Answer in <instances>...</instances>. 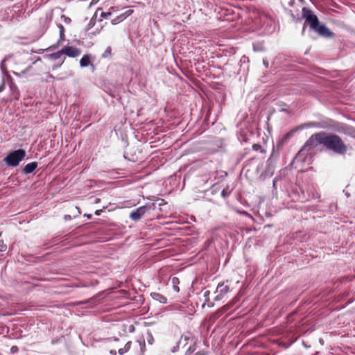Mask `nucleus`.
Here are the masks:
<instances>
[{
  "instance_id": "obj_1",
  "label": "nucleus",
  "mask_w": 355,
  "mask_h": 355,
  "mask_svg": "<svg viewBox=\"0 0 355 355\" xmlns=\"http://www.w3.org/2000/svg\"><path fill=\"white\" fill-rule=\"evenodd\" d=\"M302 17L309 25L311 29L317 33L319 35L324 37H331L334 33L324 25L320 24L318 17L313 12L304 7L302 10Z\"/></svg>"
},
{
  "instance_id": "obj_2",
  "label": "nucleus",
  "mask_w": 355,
  "mask_h": 355,
  "mask_svg": "<svg viewBox=\"0 0 355 355\" xmlns=\"http://www.w3.org/2000/svg\"><path fill=\"white\" fill-rule=\"evenodd\" d=\"M322 145L328 150L338 155H345L348 150V146L340 137L336 134H329L324 132Z\"/></svg>"
},
{
  "instance_id": "obj_3",
  "label": "nucleus",
  "mask_w": 355,
  "mask_h": 355,
  "mask_svg": "<svg viewBox=\"0 0 355 355\" xmlns=\"http://www.w3.org/2000/svg\"><path fill=\"white\" fill-rule=\"evenodd\" d=\"M324 132H320L312 135L303 145L298 154L305 151L309 152L320 144H322Z\"/></svg>"
},
{
  "instance_id": "obj_4",
  "label": "nucleus",
  "mask_w": 355,
  "mask_h": 355,
  "mask_svg": "<svg viewBox=\"0 0 355 355\" xmlns=\"http://www.w3.org/2000/svg\"><path fill=\"white\" fill-rule=\"evenodd\" d=\"M25 157V150L23 149H19L8 153V155L3 159V161L8 166L15 167L18 166L19 162L24 159Z\"/></svg>"
},
{
  "instance_id": "obj_5",
  "label": "nucleus",
  "mask_w": 355,
  "mask_h": 355,
  "mask_svg": "<svg viewBox=\"0 0 355 355\" xmlns=\"http://www.w3.org/2000/svg\"><path fill=\"white\" fill-rule=\"evenodd\" d=\"M147 211L146 206H141L137 208L136 210L132 211L130 214V218L135 221L139 220Z\"/></svg>"
},
{
  "instance_id": "obj_6",
  "label": "nucleus",
  "mask_w": 355,
  "mask_h": 355,
  "mask_svg": "<svg viewBox=\"0 0 355 355\" xmlns=\"http://www.w3.org/2000/svg\"><path fill=\"white\" fill-rule=\"evenodd\" d=\"M62 52H64V54L71 58L78 57L81 53V51L78 48L69 46H64L62 49Z\"/></svg>"
},
{
  "instance_id": "obj_7",
  "label": "nucleus",
  "mask_w": 355,
  "mask_h": 355,
  "mask_svg": "<svg viewBox=\"0 0 355 355\" xmlns=\"http://www.w3.org/2000/svg\"><path fill=\"white\" fill-rule=\"evenodd\" d=\"M193 338L188 335H184L181 337L178 345H182L183 347H186L189 343L193 344Z\"/></svg>"
},
{
  "instance_id": "obj_8",
  "label": "nucleus",
  "mask_w": 355,
  "mask_h": 355,
  "mask_svg": "<svg viewBox=\"0 0 355 355\" xmlns=\"http://www.w3.org/2000/svg\"><path fill=\"white\" fill-rule=\"evenodd\" d=\"M37 167V163L36 162H33L28 163L24 166V168L23 169V172L25 174L31 173L36 169Z\"/></svg>"
},
{
  "instance_id": "obj_9",
  "label": "nucleus",
  "mask_w": 355,
  "mask_h": 355,
  "mask_svg": "<svg viewBox=\"0 0 355 355\" xmlns=\"http://www.w3.org/2000/svg\"><path fill=\"white\" fill-rule=\"evenodd\" d=\"M230 291L229 286L225 284L224 282L218 284L217 286V292L220 293V295H223L227 294Z\"/></svg>"
},
{
  "instance_id": "obj_10",
  "label": "nucleus",
  "mask_w": 355,
  "mask_h": 355,
  "mask_svg": "<svg viewBox=\"0 0 355 355\" xmlns=\"http://www.w3.org/2000/svg\"><path fill=\"white\" fill-rule=\"evenodd\" d=\"M92 58L89 55H84L80 60V65L81 67H86L91 63Z\"/></svg>"
},
{
  "instance_id": "obj_11",
  "label": "nucleus",
  "mask_w": 355,
  "mask_h": 355,
  "mask_svg": "<svg viewBox=\"0 0 355 355\" xmlns=\"http://www.w3.org/2000/svg\"><path fill=\"white\" fill-rule=\"evenodd\" d=\"M171 282L173 285V290L178 293L180 291V288L178 287V284L180 283L179 279L176 277H173L171 278Z\"/></svg>"
},
{
  "instance_id": "obj_12",
  "label": "nucleus",
  "mask_w": 355,
  "mask_h": 355,
  "mask_svg": "<svg viewBox=\"0 0 355 355\" xmlns=\"http://www.w3.org/2000/svg\"><path fill=\"white\" fill-rule=\"evenodd\" d=\"M131 341H128L124 346L123 348H121L118 350V352L119 354L122 355L125 354V352H128L131 347Z\"/></svg>"
},
{
  "instance_id": "obj_13",
  "label": "nucleus",
  "mask_w": 355,
  "mask_h": 355,
  "mask_svg": "<svg viewBox=\"0 0 355 355\" xmlns=\"http://www.w3.org/2000/svg\"><path fill=\"white\" fill-rule=\"evenodd\" d=\"M64 54V52H62V49L56 52V53H52L50 55V57L53 59V60H57V59H59L60 58V57Z\"/></svg>"
},
{
  "instance_id": "obj_14",
  "label": "nucleus",
  "mask_w": 355,
  "mask_h": 355,
  "mask_svg": "<svg viewBox=\"0 0 355 355\" xmlns=\"http://www.w3.org/2000/svg\"><path fill=\"white\" fill-rule=\"evenodd\" d=\"M9 58L8 55L6 56L4 58V59L1 61V71H3V73H7V69H6V61L8 60V58Z\"/></svg>"
},
{
  "instance_id": "obj_15",
  "label": "nucleus",
  "mask_w": 355,
  "mask_h": 355,
  "mask_svg": "<svg viewBox=\"0 0 355 355\" xmlns=\"http://www.w3.org/2000/svg\"><path fill=\"white\" fill-rule=\"evenodd\" d=\"M112 55V49L110 46H107L105 52L103 53L102 57L104 58H109Z\"/></svg>"
},
{
  "instance_id": "obj_16",
  "label": "nucleus",
  "mask_w": 355,
  "mask_h": 355,
  "mask_svg": "<svg viewBox=\"0 0 355 355\" xmlns=\"http://www.w3.org/2000/svg\"><path fill=\"white\" fill-rule=\"evenodd\" d=\"M153 295H154V297H153L154 298H155V297H157L156 298V300H159V302H166V299L164 296L161 295L160 294L154 293Z\"/></svg>"
},
{
  "instance_id": "obj_17",
  "label": "nucleus",
  "mask_w": 355,
  "mask_h": 355,
  "mask_svg": "<svg viewBox=\"0 0 355 355\" xmlns=\"http://www.w3.org/2000/svg\"><path fill=\"white\" fill-rule=\"evenodd\" d=\"M123 19H125V17H123L122 16V14H121V15H120L119 16H118L116 18H115V19H112V24L113 25H115V24H116L119 21H123Z\"/></svg>"
},
{
  "instance_id": "obj_18",
  "label": "nucleus",
  "mask_w": 355,
  "mask_h": 355,
  "mask_svg": "<svg viewBox=\"0 0 355 355\" xmlns=\"http://www.w3.org/2000/svg\"><path fill=\"white\" fill-rule=\"evenodd\" d=\"M112 15V12L111 11H108V12H102L101 14V17L102 18H104V19H107L110 16H111Z\"/></svg>"
},
{
  "instance_id": "obj_19",
  "label": "nucleus",
  "mask_w": 355,
  "mask_h": 355,
  "mask_svg": "<svg viewBox=\"0 0 355 355\" xmlns=\"http://www.w3.org/2000/svg\"><path fill=\"white\" fill-rule=\"evenodd\" d=\"M132 13H133V10L130 9V10H128L127 11H125L124 13H123L122 16L123 17H125V19L128 16L131 15Z\"/></svg>"
},
{
  "instance_id": "obj_20",
  "label": "nucleus",
  "mask_w": 355,
  "mask_h": 355,
  "mask_svg": "<svg viewBox=\"0 0 355 355\" xmlns=\"http://www.w3.org/2000/svg\"><path fill=\"white\" fill-rule=\"evenodd\" d=\"M252 148L254 150H256V151L261 150V146L258 144H254L252 146Z\"/></svg>"
},
{
  "instance_id": "obj_21",
  "label": "nucleus",
  "mask_w": 355,
  "mask_h": 355,
  "mask_svg": "<svg viewBox=\"0 0 355 355\" xmlns=\"http://www.w3.org/2000/svg\"><path fill=\"white\" fill-rule=\"evenodd\" d=\"M94 24H95V21L93 19H91V21H89V25H88L89 28H92L94 26Z\"/></svg>"
},
{
  "instance_id": "obj_22",
  "label": "nucleus",
  "mask_w": 355,
  "mask_h": 355,
  "mask_svg": "<svg viewBox=\"0 0 355 355\" xmlns=\"http://www.w3.org/2000/svg\"><path fill=\"white\" fill-rule=\"evenodd\" d=\"M4 86H5V83H4V80H3L0 85V92L3 90Z\"/></svg>"
},
{
  "instance_id": "obj_23",
  "label": "nucleus",
  "mask_w": 355,
  "mask_h": 355,
  "mask_svg": "<svg viewBox=\"0 0 355 355\" xmlns=\"http://www.w3.org/2000/svg\"><path fill=\"white\" fill-rule=\"evenodd\" d=\"M62 17H64V21H65L66 23H68V22H69V21H71V19H70L69 17H65L64 15H62Z\"/></svg>"
},
{
  "instance_id": "obj_24",
  "label": "nucleus",
  "mask_w": 355,
  "mask_h": 355,
  "mask_svg": "<svg viewBox=\"0 0 355 355\" xmlns=\"http://www.w3.org/2000/svg\"><path fill=\"white\" fill-rule=\"evenodd\" d=\"M101 212H102V210L101 209H98V210H96L94 214L96 216H99Z\"/></svg>"
},
{
  "instance_id": "obj_25",
  "label": "nucleus",
  "mask_w": 355,
  "mask_h": 355,
  "mask_svg": "<svg viewBox=\"0 0 355 355\" xmlns=\"http://www.w3.org/2000/svg\"><path fill=\"white\" fill-rule=\"evenodd\" d=\"M109 11H111V12H112V13L113 12H115V11H116V10L114 9V7H111V8L109 9Z\"/></svg>"
},
{
  "instance_id": "obj_26",
  "label": "nucleus",
  "mask_w": 355,
  "mask_h": 355,
  "mask_svg": "<svg viewBox=\"0 0 355 355\" xmlns=\"http://www.w3.org/2000/svg\"><path fill=\"white\" fill-rule=\"evenodd\" d=\"M222 196H226V193H225V190H223L222 193H221Z\"/></svg>"
},
{
  "instance_id": "obj_27",
  "label": "nucleus",
  "mask_w": 355,
  "mask_h": 355,
  "mask_svg": "<svg viewBox=\"0 0 355 355\" xmlns=\"http://www.w3.org/2000/svg\"><path fill=\"white\" fill-rule=\"evenodd\" d=\"M110 354H112V355H116V351L114 350H111L110 351Z\"/></svg>"
},
{
  "instance_id": "obj_28",
  "label": "nucleus",
  "mask_w": 355,
  "mask_h": 355,
  "mask_svg": "<svg viewBox=\"0 0 355 355\" xmlns=\"http://www.w3.org/2000/svg\"><path fill=\"white\" fill-rule=\"evenodd\" d=\"M60 32L62 33L64 31V27L62 25H60Z\"/></svg>"
},
{
  "instance_id": "obj_29",
  "label": "nucleus",
  "mask_w": 355,
  "mask_h": 355,
  "mask_svg": "<svg viewBox=\"0 0 355 355\" xmlns=\"http://www.w3.org/2000/svg\"><path fill=\"white\" fill-rule=\"evenodd\" d=\"M96 2H97V1L92 0V1L91 2L90 5L92 6V5L94 4V3H96Z\"/></svg>"
},
{
  "instance_id": "obj_30",
  "label": "nucleus",
  "mask_w": 355,
  "mask_h": 355,
  "mask_svg": "<svg viewBox=\"0 0 355 355\" xmlns=\"http://www.w3.org/2000/svg\"><path fill=\"white\" fill-rule=\"evenodd\" d=\"M236 301H237V299H236V298H234V299L233 300V301H232V302L231 303V304H230V305L232 306V305L234 302H236Z\"/></svg>"
},
{
  "instance_id": "obj_31",
  "label": "nucleus",
  "mask_w": 355,
  "mask_h": 355,
  "mask_svg": "<svg viewBox=\"0 0 355 355\" xmlns=\"http://www.w3.org/2000/svg\"><path fill=\"white\" fill-rule=\"evenodd\" d=\"M13 73L17 76H21L19 73H17V72H13Z\"/></svg>"
},
{
  "instance_id": "obj_32",
  "label": "nucleus",
  "mask_w": 355,
  "mask_h": 355,
  "mask_svg": "<svg viewBox=\"0 0 355 355\" xmlns=\"http://www.w3.org/2000/svg\"><path fill=\"white\" fill-rule=\"evenodd\" d=\"M320 196H318V194L317 193L316 196L313 195V198H319Z\"/></svg>"
},
{
  "instance_id": "obj_33",
  "label": "nucleus",
  "mask_w": 355,
  "mask_h": 355,
  "mask_svg": "<svg viewBox=\"0 0 355 355\" xmlns=\"http://www.w3.org/2000/svg\"><path fill=\"white\" fill-rule=\"evenodd\" d=\"M85 216L87 217V218H92V214H87Z\"/></svg>"
},
{
  "instance_id": "obj_34",
  "label": "nucleus",
  "mask_w": 355,
  "mask_h": 355,
  "mask_svg": "<svg viewBox=\"0 0 355 355\" xmlns=\"http://www.w3.org/2000/svg\"><path fill=\"white\" fill-rule=\"evenodd\" d=\"M191 346L190 345L187 350V351H189V350L191 351Z\"/></svg>"
},
{
  "instance_id": "obj_35",
  "label": "nucleus",
  "mask_w": 355,
  "mask_h": 355,
  "mask_svg": "<svg viewBox=\"0 0 355 355\" xmlns=\"http://www.w3.org/2000/svg\"><path fill=\"white\" fill-rule=\"evenodd\" d=\"M27 71V69L26 71H21V73L24 74L26 73V71Z\"/></svg>"
},
{
  "instance_id": "obj_36",
  "label": "nucleus",
  "mask_w": 355,
  "mask_h": 355,
  "mask_svg": "<svg viewBox=\"0 0 355 355\" xmlns=\"http://www.w3.org/2000/svg\"><path fill=\"white\" fill-rule=\"evenodd\" d=\"M207 293H209V291L205 292V295H207Z\"/></svg>"
},
{
  "instance_id": "obj_37",
  "label": "nucleus",
  "mask_w": 355,
  "mask_h": 355,
  "mask_svg": "<svg viewBox=\"0 0 355 355\" xmlns=\"http://www.w3.org/2000/svg\"><path fill=\"white\" fill-rule=\"evenodd\" d=\"M207 293H209V291L205 292V295H207Z\"/></svg>"
},
{
  "instance_id": "obj_38",
  "label": "nucleus",
  "mask_w": 355,
  "mask_h": 355,
  "mask_svg": "<svg viewBox=\"0 0 355 355\" xmlns=\"http://www.w3.org/2000/svg\"><path fill=\"white\" fill-rule=\"evenodd\" d=\"M99 200H100L99 199H97V200H96V202H99Z\"/></svg>"
}]
</instances>
